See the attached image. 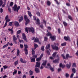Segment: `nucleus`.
Masks as SVG:
<instances>
[{
    "instance_id": "f257e3e1",
    "label": "nucleus",
    "mask_w": 78,
    "mask_h": 78,
    "mask_svg": "<svg viewBox=\"0 0 78 78\" xmlns=\"http://www.w3.org/2000/svg\"><path fill=\"white\" fill-rule=\"evenodd\" d=\"M25 30L26 32H27V33H28V31L29 32H31L33 34H34V29L33 27H31L30 28H28L27 27L25 28Z\"/></svg>"
},
{
    "instance_id": "f03ea898",
    "label": "nucleus",
    "mask_w": 78,
    "mask_h": 78,
    "mask_svg": "<svg viewBox=\"0 0 78 78\" xmlns=\"http://www.w3.org/2000/svg\"><path fill=\"white\" fill-rule=\"evenodd\" d=\"M50 44H48L46 46V51L47 53V54H48V55H50L51 54L49 51H51V50L50 48ZM48 49L49 51H48Z\"/></svg>"
},
{
    "instance_id": "7ed1b4c3",
    "label": "nucleus",
    "mask_w": 78,
    "mask_h": 78,
    "mask_svg": "<svg viewBox=\"0 0 78 78\" xmlns=\"http://www.w3.org/2000/svg\"><path fill=\"white\" fill-rule=\"evenodd\" d=\"M12 8L14 11H16L17 12H18L20 8V6H19L18 7L17 5L15 4L14 7H13Z\"/></svg>"
},
{
    "instance_id": "20e7f679",
    "label": "nucleus",
    "mask_w": 78,
    "mask_h": 78,
    "mask_svg": "<svg viewBox=\"0 0 78 78\" xmlns=\"http://www.w3.org/2000/svg\"><path fill=\"white\" fill-rule=\"evenodd\" d=\"M28 45L27 44H24V50L25 52V55H28Z\"/></svg>"
},
{
    "instance_id": "39448f33",
    "label": "nucleus",
    "mask_w": 78,
    "mask_h": 78,
    "mask_svg": "<svg viewBox=\"0 0 78 78\" xmlns=\"http://www.w3.org/2000/svg\"><path fill=\"white\" fill-rule=\"evenodd\" d=\"M61 56L62 57L63 59H68V58H72V56H69V54H67L66 55V58L64 54H62Z\"/></svg>"
},
{
    "instance_id": "423d86ee",
    "label": "nucleus",
    "mask_w": 78,
    "mask_h": 78,
    "mask_svg": "<svg viewBox=\"0 0 78 78\" xmlns=\"http://www.w3.org/2000/svg\"><path fill=\"white\" fill-rule=\"evenodd\" d=\"M51 46L52 48V49L53 50H56V51H58V50H59V48L58 46H54L53 44H52Z\"/></svg>"
},
{
    "instance_id": "0eeeda50",
    "label": "nucleus",
    "mask_w": 78,
    "mask_h": 78,
    "mask_svg": "<svg viewBox=\"0 0 78 78\" xmlns=\"http://www.w3.org/2000/svg\"><path fill=\"white\" fill-rule=\"evenodd\" d=\"M22 37L23 40H24V41H25L26 42H28V40H27V37H26L25 34L23 33L22 34Z\"/></svg>"
},
{
    "instance_id": "6e6552de",
    "label": "nucleus",
    "mask_w": 78,
    "mask_h": 78,
    "mask_svg": "<svg viewBox=\"0 0 78 78\" xmlns=\"http://www.w3.org/2000/svg\"><path fill=\"white\" fill-rule=\"evenodd\" d=\"M16 41H17V38L16 37L15 35H13V41L15 43V44H17Z\"/></svg>"
},
{
    "instance_id": "1a4fd4ad",
    "label": "nucleus",
    "mask_w": 78,
    "mask_h": 78,
    "mask_svg": "<svg viewBox=\"0 0 78 78\" xmlns=\"http://www.w3.org/2000/svg\"><path fill=\"white\" fill-rule=\"evenodd\" d=\"M32 40H34V42H37L39 41L38 38H35V37L32 38Z\"/></svg>"
},
{
    "instance_id": "9d476101",
    "label": "nucleus",
    "mask_w": 78,
    "mask_h": 78,
    "mask_svg": "<svg viewBox=\"0 0 78 78\" xmlns=\"http://www.w3.org/2000/svg\"><path fill=\"white\" fill-rule=\"evenodd\" d=\"M20 60L22 63H27V61L25 60H23V59L22 58H20Z\"/></svg>"
},
{
    "instance_id": "9b49d317",
    "label": "nucleus",
    "mask_w": 78,
    "mask_h": 78,
    "mask_svg": "<svg viewBox=\"0 0 78 78\" xmlns=\"http://www.w3.org/2000/svg\"><path fill=\"white\" fill-rule=\"evenodd\" d=\"M56 37L55 36H52V35L51 34V36L50 37V38L51 40H52V41H55L56 39Z\"/></svg>"
},
{
    "instance_id": "f8f14e48",
    "label": "nucleus",
    "mask_w": 78,
    "mask_h": 78,
    "mask_svg": "<svg viewBox=\"0 0 78 78\" xmlns=\"http://www.w3.org/2000/svg\"><path fill=\"white\" fill-rule=\"evenodd\" d=\"M72 65V63L71 62H69V64H66V66L67 67V68L68 69H69L70 66Z\"/></svg>"
},
{
    "instance_id": "ddd939ff",
    "label": "nucleus",
    "mask_w": 78,
    "mask_h": 78,
    "mask_svg": "<svg viewBox=\"0 0 78 78\" xmlns=\"http://www.w3.org/2000/svg\"><path fill=\"white\" fill-rule=\"evenodd\" d=\"M64 39L65 40H66V41H68V40L70 41V37H66V36H65L64 37Z\"/></svg>"
},
{
    "instance_id": "4468645a",
    "label": "nucleus",
    "mask_w": 78,
    "mask_h": 78,
    "mask_svg": "<svg viewBox=\"0 0 78 78\" xmlns=\"http://www.w3.org/2000/svg\"><path fill=\"white\" fill-rule=\"evenodd\" d=\"M15 26V27H19L20 25L18 22L16 21L14 23Z\"/></svg>"
},
{
    "instance_id": "2eb2a0df",
    "label": "nucleus",
    "mask_w": 78,
    "mask_h": 78,
    "mask_svg": "<svg viewBox=\"0 0 78 78\" xmlns=\"http://www.w3.org/2000/svg\"><path fill=\"white\" fill-rule=\"evenodd\" d=\"M30 59L31 62H35V58H33V57H30Z\"/></svg>"
},
{
    "instance_id": "dca6fc26",
    "label": "nucleus",
    "mask_w": 78,
    "mask_h": 78,
    "mask_svg": "<svg viewBox=\"0 0 78 78\" xmlns=\"http://www.w3.org/2000/svg\"><path fill=\"white\" fill-rule=\"evenodd\" d=\"M47 31L48 32V33L46 34V36H50V37H51V34L50 32H48V30H47Z\"/></svg>"
},
{
    "instance_id": "f3484780",
    "label": "nucleus",
    "mask_w": 78,
    "mask_h": 78,
    "mask_svg": "<svg viewBox=\"0 0 78 78\" xmlns=\"http://www.w3.org/2000/svg\"><path fill=\"white\" fill-rule=\"evenodd\" d=\"M36 67H39V62H37L35 66Z\"/></svg>"
},
{
    "instance_id": "a211bd4d",
    "label": "nucleus",
    "mask_w": 78,
    "mask_h": 78,
    "mask_svg": "<svg viewBox=\"0 0 78 78\" xmlns=\"http://www.w3.org/2000/svg\"><path fill=\"white\" fill-rule=\"evenodd\" d=\"M47 5L48 6H50L51 5V2L49 1V0H48L47 1Z\"/></svg>"
},
{
    "instance_id": "6ab92c4d",
    "label": "nucleus",
    "mask_w": 78,
    "mask_h": 78,
    "mask_svg": "<svg viewBox=\"0 0 78 78\" xmlns=\"http://www.w3.org/2000/svg\"><path fill=\"white\" fill-rule=\"evenodd\" d=\"M19 64V61L18 60H17L16 61H15L14 62V64L15 66H16L17 64Z\"/></svg>"
},
{
    "instance_id": "aec40b11",
    "label": "nucleus",
    "mask_w": 78,
    "mask_h": 78,
    "mask_svg": "<svg viewBox=\"0 0 78 78\" xmlns=\"http://www.w3.org/2000/svg\"><path fill=\"white\" fill-rule=\"evenodd\" d=\"M26 21L25 23V25H28V23H30V19H28Z\"/></svg>"
},
{
    "instance_id": "412c9836",
    "label": "nucleus",
    "mask_w": 78,
    "mask_h": 78,
    "mask_svg": "<svg viewBox=\"0 0 78 78\" xmlns=\"http://www.w3.org/2000/svg\"><path fill=\"white\" fill-rule=\"evenodd\" d=\"M47 62V60H45L44 62L42 64V65H43V66H45L46 65Z\"/></svg>"
},
{
    "instance_id": "4be33fe9",
    "label": "nucleus",
    "mask_w": 78,
    "mask_h": 78,
    "mask_svg": "<svg viewBox=\"0 0 78 78\" xmlns=\"http://www.w3.org/2000/svg\"><path fill=\"white\" fill-rule=\"evenodd\" d=\"M28 13V15L30 18L31 17V16H32V14H31V13L30 11H28L27 12Z\"/></svg>"
},
{
    "instance_id": "5701e85b",
    "label": "nucleus",
    "mask_w": 78,
    "mask_h": 78,
    "mask_svg": "<svg viewBox=\"0 0 78 78\" xmlns=\"http://www.w3.org/2000/svg\"><path fill=\"white\" fill-rule=\"evenodd\" d=\"M23 20V16H21L20 18L19 19V22L20 23V22H22Z\"/></svg>"
},
{
    "instance_id": "b1692460",
    "label": "nucleus",
    "mask_w": 78,
    "mask_h": 78,
    "mask_svg": "<svg viewBox=\"0 0 78 78\" xmlns=\"http://www.w3.org/2000/svg\"><path fill=\"white\" fill-rule=\"evenodd\" d=\"M24 19L25 21H26L28 19V18L27 15H25L24 16Z\"/></svg>"
},
{
    "instance_id": "393cba45",
    "label": "nucleus",
    "mask_w": 78,
    "mask_h": 78,
    "mask_svg": "<svg viewBox=\"0 0 78 78\" xmlns=\"http://www.w3.org/2000/svg\"><path fill=\"white\" fill-rule=\"evenodd\" d=\"M72 71L73 73H76V69L75 68H73L72 69Z\"/></svg>"
},
{
    "instance_id": "a878e982",
    "label": "nucleus",
    "mask_w": 78,
    "mask_h": 78,
    "mask_svg": "<svg viewBox=\"0 0 78 78\" xmlns=\"http://www.w3.org/2000/svg\"><path fill=\"white\" fill-rule=\"evenodd\" d=\"M68 18L70 20H73V19L71 16L70 15H69L68 16Z\"/></svg>"
},
{
    "instance_id": "bb28decb",
    "label": "nucleus",
    "mask_w": 78,
    "mask_h": 78,
    "mask_svg": "<svg viewBox=\"0 0 78 78\" xmlns=\"http://www.w3.org/2000/svg\"><path fill=\"white\" fill-rule=\"evenodd\" d=\"M31 50H32L31 52H32V55H34V54H35V51H34V49H33V48H32Z\"/></svg>"
},
{
    "instance_id": "cd10ccee",
    "label": "nucleus",
    "mask_w": 78,
    "mask_h": 78,
    "mask_svg": "<svg viewBox=\"0 0 78 78\" xmlns=\"http://www.w3.org/2000/svg\"><path fill=\"white\" fill-rule=\"evenodd\" d=\"M59 67L62 68H63L65 67V65H63L62 63H60Z\"/></svg>"
},
{
    "instance_id": "c85d7f7f",
    "label": "nucleus",
    "mask_w": 78,
    "mask_h": 78,
    "mask_svg": "<svg viewBox=\"0 0 78 78\" xmlns=\"http://www.w3.org/2000/svg\"><path fill=\"white\" fill-rule=\"evenodd\" d=\"M19 54H20V51H19V49H17V53L16 54V56H18L19 55Z\"/></svg>"
},
{
    "instance_id": "c756f323",
    "label": "nucleus",
    "mask_w": 78,
    "mask_h": 78,
    "mask_svg": "<svg viewBox=\"0 0 78 78\" xmlns=\"http://www.w3.org/2000/svg\"><path fill=\"white\" fill-rule=\"evenodd\" d=\"M63 24H64V26H67L68 25L67 23V22H66L65 21H63Z\"/></svg>"
},
{
    "instance_id": "7c9ffc66",
    "label": "nucleus",
    "mask_w": 78,
    "mask_h": 78,
    "mask_svg": "<svg viewBox=\"0 0 78 78\" xmlns=\"http://www.w3.org/2000/svg\"><path fill=\"white\" fill-rule=\"evenodd\" d=\"M35 71L36 73H38L39 72V69L37 68H36L35 69Z\"/></svg>"
},
{
    "instance_id": "2f4dec72",
    "label": "nucleus",
    "mask_w": 78,
    "mask_h": 78,
    "mask_svg": "<svg viewBox=\"0 0 78 78\" xmlns=\"http://www.w3.org/2000/svg\"><path fill=\"white\" fill-rule=\"evenodd\" d=\"M17 72V70H14V72L12 73L13 75L14 76V75L16 74Z\"/></svg>"
},
{
    "instance_id": "473e14b6",
    "label": "nucleus",
    "mask_w": 78,
    "mask_h": 78,
    "mask_svg": "<svg viewBox=\"0 0 78 78\" xmlns=\"http://www.w3.org/2000/svg\"><path fill=\"white\" fill-rule=\"evenodd\" d=\"M32 58H37V55H34V54L33 55H32Z\"/></svg>"
},
{
    "instance_id": "72a5a7b5",
    "label": "nucleus",
    "mask_w": 78,
    "mask_h": 78,
    "mask_svg": "<svg viewBox=\"0 0 78 78\" xmlns=\"http://www.w3.org/2000/svg\"><path fill=\"white\" fill-rule=\"evenodd\" d=\"M29 73L30 74V75H32L33 74V71L30 70L29 71Z\"/></svg>"
},
{
    "instance_id": "f704fd0d",
    "label": "nucleus",
    "mask_w": 78,
    "mask_h": 78,
    "mask_svg": "<svg viewBox=\"0 0 78 78\" xmlns=\"http://www.w3.org/2000/svg\"><path fill=\"white\" fill-rule=\"evenodd\" d=\"M8 10L9 11V12H10V13H11L12 12L11 9V8H10V6L8 7Z\"/></svg>"
},
{
    "instance_id": "c9c22d12",
    "label": "nucleus",
    "mask_w": 78,
    "mask_h": 78,
    "mask_svg": "<svg viewBox=\"0 0 78 78\" xmlns=\"http://www.w3.org/2000/svg\"><path fill=\"white\" fill-rule=\"evenodd\" d=\"M57 53V52H54V53H53V54H52V56L53 57H55Z\"/></svg>"
},
{
    "instance_id": "e433bc0d",
    "label": "nucleus",
    "mask_w": 78,
    "mask_h": 78,
    "mask_svg": "<svg viewBox=\"0 0 78 78\" xmlns=\"http://www.w3.org/2000/svg\"><path fill=\"white\" fill-rule=\"evenodd\" d=\"M56 57L58 58L57 59V62H58V61H59V60H60V57H59V56L58 54L57 55Z\"/></svg>"
},
{
    "instance_id": "4c0bfd02",
    "label": "nucleus",
    "mask_w": 78,
    "mask_h": 78,
    "mask_svg": "<svg viewBox=\"0 0 78 78\" xmlns=\"http://www.w3.org/2000/svg\"><path fill=\"white\" fill-rule=\"evenodd\" d=\"M44 55V54L43 53L42 54H41L40 57V61L41 60L42 58L43 57V56Z\"/></svg>"
},
{
    "instance_id": "58836bf2",
    "label": "nucleus",
    "mask_w": 78,
    "mask_h": 78,
    "mask_svg": "<svg viewBox=\"0 0 78 78\" xmlns=\"http://www.w3.org/2000/svg\"><path fill=\"white\" fill-rule=\"evenodd\" d=\"M37 23H36V24L38 25L39 24V19H37Z\"/></svg>"
},
{
    "instance_id": "ea45409f",
    "label": "nucleus",
    "mask_w": 78,
    "mask_h": 78,
    "mask_svg": "<svg viewBox=\"0 0 78 78\" xmlns=\"http://www.w3.org/2000/svg\"><path fill=\"white\" fill-rule=\"evenodd\" d=\"M49 68L50 70H51L52 71H54L55 70L54 68H52L51 66V67H49Z\"/></svg>"
},
{
    "instance_id": "a19ab883",
    "label": "nucleus",
    "mask_w": 78,
    "mask_h": 78,
    "mask_svg": "<svg viewBox=\"0 0 78 78\" xmlns=\"http://www.w3.org/2000/svg\"><path fill=\"white\" fill-rule=\"evenodd\" d=\"M14 23L13 22H10L9 23V25L10 27H12V23Z\"/></svg>"
},
{
    "instance_id": "79ce46f5",
    "label": "nucleus",
    "mask_w": 78,
    "mask_h": 78,
    "mask_svg": "<svg viewBox=\"0 0 78 78\" xmlns=\"http://www.w3.org/2000/svg\"><path fill=\"white\" fill-rule=\"evenodd\" d=\"M66 42L63 43H62L61 44L62 46H66Z\"/></svg>"
},
{
    "instance_id": "37998d69",
    "label": "nucleus",
    "mask_w": 78,
    "mask_h": 78,
    "mask_svg": "<svg viewBox=\"0 0 78 78\" xmlns=\"http://www.w3.org/2000/svg\"><path fill=\"white\" fill-rule=\"evenodd\" d=\"M66 5L67 6H70L71 5L70 3H69L68 2H67L66 3Z\"/></svg>"
},
{
    "instance_id": "c03bdc74",
    "label": "nucleus",
    "mask_w": 78,
    "mask_h": 78,
    "mask_svg": "<svg viewBox=\"0 0 78 78\" xmlns=\"http://www.w3.org/2000/svg\"><path fill=\"white\" fill-rule=\"evenodd\" d=\"M3 4V1L2 0H0V6H1Z\"/></svg>"
},
{
    "instance_id": "a18cd8bd",
    "label": "nucleus",
    "mask_w": 78,
    "mask_h": 78,
    "mask_svg": "<svg viewBox=\"0 0 78 78\" xmlns=\"http://www.w3.org/2000/svg\"><path fill=\"white\" fill-rule=\"evenodd\" d=\"M20 33H21V30H19L17 32V34H19Z\"/></svg>"
},
{
    "instance_id": "49530a36",
    "label": "nucleus",
    "mask_w": 78,
    "mask_h": 78,
    "mask_svg": "<svg viewBox=\"0 0 78 78\" xmlns=\"http://www.w3.org/2000/svg\"><path fill=\"white\" fill-rule=\"evenodd\" d=\"M3 68H4V69H8V66L6 65H5L3 66Z\"/></svg>"
},
{
    "instance_id": "de8ad7c7",
    "label": "nucleus",
    "mask_w": 78,
    "mask_h": 78,
    "mask_svg": "<svg viewBox=\"0 0 78 78\" xmlns=\"http://www.w3.org/2000/svg\"><path fill=\"white\" fill-rule=\"evenodd\" d=\"M41 49L42 51H44V46H42L41 48Z\"/></svg>"
},
{
    "instance_id": "09e8293b",
    "label": "nucleus",
    "mask_w": 78,
    "mask_h": 78,
    "mask_svg": "<svg viewBox=\"0 0 78 78\" xmlns=\"http://www.w3.org/2000/svg\"><path fill=\"white\" fill-rule=\"evenodd\" d=\"M40 27L41 29H44V26L43 25V24L40 25Z\"/></svg>"
},
{
    "instance_id": "8fccbe9b",
    "label": "nucleus",
    "mask_w": 78,
    "mask_h": 78,
    "mask_svg": "<svg viewBox=\"0 0 78 78\" xmlns=\"http://www.w3.org/2000/svg\"><path fill=\"white\" fill-rule=\"evenodd\" d=\"M69 75L68 73H66V77H68Z\"/></svg>"
},
{
    "instance_id": "3c124183",
    "label": "nucleus",
    "mask_w": 78,
    "mask_h": 78,
    "mask_svg": "<svg viewBox=\"0 0 78 78\" xmlns=\"http://www.w3.org/2000/svg\"><path fill=\"white\" fill-rule=\"evenodd\" d=\"M13 4H14V3H13V2H10V6H12Z\"/></svg>"
},
{
    "instance_id": "603ef678",
    "label": "nucleus",
    "mask_w": 78,
    "mask_h": 78,
    "mask_svg": "<svg viewBox=\"0 0 78 78\" xmlns=\"http://www.w3.org/2000/svg\"><path fill=\"white\" fill-rule=\"evenodd\" d=\"M8 47V44H6V45H4L3 46V48H5V47Z\"/></svg>"
},
{
    "instance_id": "864d4df0",
    "label": "nucleus",
    "mask_w": 78,
    "mask_h": 78,
    "mask_svg": "<svg viewBox=\"0 0 78 78\" xmlns=\"http://www.w3.org/2000/svg\"><path fill=\"white\" fill-rule=\"evenodd\" d=\"M9 21H10V20L9 19H6L5 21V22L7 23V22H9Z\"/></svg>"
},
{
    "instance_id": "5fc2aeb1",
    "label": "nucleus",
    "mask_w": 78,
    "mask_h": 78,
    "mask_svg": "<svg viewBox=\"0 0 78 78\" xmlns=\"http://www.w3.org/2000/svg\"><path fill=\"white\" fill-rule=\"evenodd\" d=\"M3 11V9H2V8H0V12L1 13H2Z\"/></svg>"
},
{
    "instance_id": "6e6d98bb",
    "label": "nucleus",
    "mask_w": 78,
    "mask_h": 78,
    "mask_svg": "<svg viewBox=\"0 0 78 78\" xmlns=\"http://www.w3.org/2000/svg\"><path fill=\"white\" fill-rule=\"evenodd\" d=\"M76 65L75 63H73V67H76Z\"/></svg>"
},
{
    "instance_id": "4d7b16f0",
    "label": "nucleus",
    "mask_w": 78,
    "mask_h": 78,
    "mask_svg": "<svg viewBox=\"0 0 78 78\" xmlns=\"http://www.w3.org/2000/svg\"><path fill=\"white\" fill-rule=\"evenodd\" d=\"M19 42H20V43H21V42H23V40H20V39L19 40Z\"/></svg>"
},
{
    "instance_id": "13d9d810",
    "label": "nucleus",
    "mask_w": 78,
    "mask_h": 78,
    "mask_svg": "<svg viewBox=\"0 0 78 78\" xmlns=\"http://www.w3.org/2000/svg\"><path fill=\"white\" fill-rule=\"evenodd\" d=\"M74 73H72L70 76V78H73V76H74Z\"/></svg>"
},
{
    "instance_id": "bf43d9fd",
    "label": "nucleus",
    "mask_w": 78,
    "mask_h": 78,
    "mask_svg": "<svg viewBox=\"0 0 78 78\" xmlns=\"http://www.w3.org/2000/svg\"><path fill=\"white\" fill-rule=\"evenodd\" d=\"M48 39V38L47 37H44V41H47Z\"/></svg>"
},
{
    "instance_id": "052dcab7",
    "label": "nucleus",
    "mask_w": 78,
    "mask_h": 78,
    "mask_svg": "<svg viewBox=\"0 0 78 78\" xmlns=\"http://www.w3.org/2000/svg\"><path fill=\"white\" fill-rule=\"evenodd\" d=\"M58 33H61V29L60 28H58Z\"/></svg>"
},
{
    "instance_id": "680f3d73",
    "label": "nucleus",
    "mask_w": 78,
    "mask_h": 78,
    "mask_svg": "<svg viewBox=\"0 0 78 78\" xmlns=\"http://www.w3.org/2000/svg\"><path fill=\"white\" fill-rule=\"evenodd\" d=\"M57 59L55 60H53V61L54 63H57Z\"/></svg>"
},
{
    "instance_id": "e2e57ef3",
    "label": "nucleus",
    "mask_w": 78,
    "mask_h": 78,
    "mask_svg": "<svg viewBox=\"0 0 78 78\" xmlns=\"http://www.w3.org/2000/svg\"><path fill=\"white\" fill-rule=\"evenodd\" d=\"M20 47L21 48H23V44H20Z\"/></svg>"
},
{
    "instance_id": "0e129e2a",
    "label": "nucleus",
    "mask_w": 78,
    "mask_h": 78,
    "mask_svg": "<svg viewBox=\"0 0 78 78\" xmlns=\"http://www.w3.org/2000/svg\"><path fill=\"white\" fill-rule=\"evenodd\" d=\"M34 47H35V48H37V47H38V45H37V44H34Z\"/></svg>"
},
{
    "instance_id": "69168bd1",
    "label": "nucleus",
    "mask_w": 78,
    "mask_h": 78,
    "mask_svg": "<svg viewBox=\"0 0 78 78\" xmlns=\"http://www.w3.org/2000/svg\"><path fill=\"white\" fill-rule=\"evenodd\" d=\"M8 30H9V31H13L12 30V28L11 29L10 28H9L8 29Z\"/></svg>"
},
{
    "instance_id": "338daca9",
    "label": "nucleus",
    "mask_w": 78,
    "mask_h": 78,
    "mask_svg": "<svg viewBox=\"0 0 78 78\" xmlns=\"http://www.w3.org/2000/svg\"><path fill=\"white\" fill-rule=\"evenodd\" d=\"M3 78H7V76L6 75H5L4 76H2Z\"/></svg>"
},
{
    "instance_id": "774afa93",
    "label": "nucleus",
    "mask_w": 78,
    "mask_h": 78,
    "mask_svg": "<svg viewBox=\"0 0 78 78\" xmlns=\"http://www.w3.org/2000/svg\"><path fill=\"white\" fill-rule=\"evenodd\" d=\"M77 47H78V38L77 39Z\"/></svg>"
}]
</instances>
